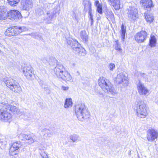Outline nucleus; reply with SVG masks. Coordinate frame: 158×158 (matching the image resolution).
Wrapping results in <instances>:
<instances>
[{"instance_id":"f257e3e1","label":"nucleus","mask_w":158,"mask_h":158,"mask_svg":"<svg viewBox=\"0 0 158 158\" xmlns=\"http://www.w3.org/2000/svg\"><path fill=\"white\" fill-rule=\"evenodd\" d=\"M54 73L57 77L66 81L72 82V77L70 74L65 71V68L62 64H57L54 70Z\"/></svg>"},{"instance_id":"f03ea898","label":"nucleus","mask_w":158,"mask_h":158,"mask_svg":"<svg viewBox=\"0 0 158 158\" xmlns=\"http://www.w3.org/2000/svg\"><path fill=\"white\" fill-rule=\"evenodd\" d=\"M98 84L102 90L105 92L110 93L114 95L117 94L116 91L108 80L104 77H100L98 80Z\"/></svg>"},{"instance_id":"7ed1b4c3","label":"nucleus","mask_w":158,"mask_h":158,"mask_svg":"<svg viewBox=\"0 0 158 158\" xmlns=\"http://www.w3.org/2000/svg\"><path fill=\"white\" fill-rule=\"evenodd\" d=\"M75 113L77 118L80 121H82L89 117V112L84 104L76 106H75Z\"/></svg>"},{"instance_id":"20e7f679","label":"nucleus","mask_w":158,"mask_h":158,"mask_svg":"<svg viewBox=\"0 0 158 158\" xmlns=\"http://www.w3.org/2000/svg\"><path fill=\"white\" fill-rule=\"evenodd\" d=\"M68 44L70 45L74 52L76 54L81 56H85L86 55V51L82 48L81 45L77 41L69 38L67 40Z\"/></svg>"},{"instance_id":"39448f33","label":"nucleus","mask_w":158,"mask_h":158,"mask_svg":"<svg viewBox=\"0 0 158 158\" xmlns=\"http://www.w3.org/2000/svg\"><path fill=\"white\" fill-rule=\"evenodd\" d=\"M136 112L138 116L141 118H145L148 115L147 107L143 101L139 100L137 102Z\"/></svg>"},{"instance_id":"423d86ee","label":"nucleus","mask_w":158,"mask_h":158,"mask_svg":"<svg viewBox=\"0 0 158 158\" xmlns=\"http://www.w3.org/2000/svg\"><path fill=\"white\" fill-rule=\"evenodd\" d=\"M115 82L118 85H122L123 87H126L128 85V81L126 74L123 73L118 74L114 78Z\"/></svg>"},{"instance_id":"0eeeda50","label":"nucleus","mask_w":158,"mask_h":158,"mask_svg":"<svg viewBox=\"0 0 158 158\" xmlns=\"http://www.w3.org/2000/svg\"><path fill=\"white\" fill-rule=\"evenodd\" d=\"M5 82L6 86L13 92L19 93L21 90V88L19 84L15 82V81L11 78L6 80Z\"/></svg>"},{"instance_id":"6e6552de","label":"nucleus","mask_w":158,"mask_h":158,"mask_svg":"<svg viewBox=\"0 0 158 158\" xmlns=\"http://www.w3.org/2000/svg\"><path fill=\"white\" fill-rule=\"evenodd\" d=\"M126 13L129 19L131 21H134L138 18L137 9L134 6H129L126 10Z\"/></svg>"},{"instance_id":"1a4fd4ad","label":"nucleus","mask_w":158,"mask_h":158,"mask_svg":"<svg viewBox=\"0 0 158 158\" xmlns=\"http://www.w3.org/2000/svg\"><path fill=\"white\" fill-rule=\"evenodd\" d=\"M2 107L0 110V119L5 122H10L12 118L11 114Z\"/></svg>"},{"instance_id":"9d476101","label":"nucleus","mask_w":158,"mask_h":158,"mask_svg":"<svg viewBox=\"0 0 158 158\" xmlns=\"http://www.w3.org/2000/svg\"><path fill=\"white\" fill-rule=\"evenodd\" d=\"M0 106L3 109L11 111L14 114H18L19 112V110L15 106L9 105L8 103L2 102L0 103Z\"/></svg>"},{"instance_id":"9b49d317","label":"nucleus","mask_w":158,"mask_h":158,"mask_svg":"<svg viewBox=\"0 0 158 158\" xmlns=\"http://www.w3.org/2000/svg\"><path fill=\"white\" fill-rule=\"evenodd\" d=\"M158 137V132L157 130L151 128L147 131V139L148 141L152 142Z\"/></svg>"},{"instance_id":"f8f14e48","label":"nucleus","mask_w":158,"mask_h":158,"mask_svg":"<svg viewBox=\"0 0 158 158\" xmlns=\"http://www.w3.org/2000/svg\"><path fill=\"white\" fill-rule=\"evenodd\" d=\"M22 146V144L20 141H17L14 142L11 145L10 149V154L14 156L17 154V151Z\"/></svg>"},{"instance_id":"ddd939ff","label":"nucleus","mask_w":158,"mask_h":158,"mask_svg":"<svg viewBox=\"0 0 158 158\" xmlns=\"http://www.w3.org/2000/svg\"><path fill=\"white\" fill-rule=\"evenodd\" d=\"M22 70L24 76L27 79H31L34 76L33 69L30 65H28L22 68Z\"/></svg>"},{"instance_id":"4468645a","label":"nucleus","mask_w":158,"mask_h":158,"mask_svg":"<svg viewBox=\"0 0 158 158\" xmlns=\"http://www.w3.org/2000/svg\"><path fill=\"white\" fill-rule=\"evenodd\" d=\"M147 36V33L145 31H142L137 33L135 35V40L138 43L143 42Z\"/></svg>"},{"instance_id":"2eb2a0df","label":"nucleus","mask_w":158,"mask_h":158,"mask_svg":"<svg viewBox=\"0 0 158 158\" xmlns=\"http://www.w3.org/2000/svg\"><path fill=\"white\" fill-rule=\"evenodd\" d=\"M137 89L139 94L141 95H145L149 92L147 87L140 81L137 85Z\"/></svg>"},{"instance_id":"dca6fc26","label":"nucleus","mask_w":158,"mask_h":158,"mask_svg":"<svg viewBox=\"0 0 158 158\" xmlns=\"http://www.w3.org/2000/svg\"><path fill=\"white\" fill-rule=\"evenodd\" d=\"M21 15L20 13L17 10H11L8 13V18L14 20L21 18Z\"/></svg>"},{"instance_id":"f3484780","label":"nucleus","mask_w":158,"mask_h":158,"mask_svg":"<svg viewBox=\"0 0 158 158\" xmlns=\"http://www.w3.org/2000/svg\"><path fill=\"white\" fill-rule=\"evenodd\" d=\"M32 0H23L21 5L23 9L26 10H28L32 7Z\"/></svg>"},{"instance_id":"a211bd4d","label":"nucleus","mask_w":158,"mask_h":158,"mask_svg":"<svg viewBox=\"0 0 158 158\" xmlns=\"http://www.w3.org/2000/svg\"><path fill=\"white\" fill-rule=\"evenodd\" d=\"M142 6L145 9L150 10L151 8L153 6L152 0H141Z\"/></svg>"},{"instance_id":"6ab92c4d","label":"nucleus","mask_w":158,"mask_h":158,"mask_svg":"<svg viewBox=\"0 0 158 158\" xmlns=\"http://www.w3.org/2000/svg\"><path fill=\"white\" fill-rule=\"evenodd\" d=\"M13 31L15 33V35H17L19 34L23 31H25L27 30V29L24 26L19 27L15 26L12 27Z\"/></svg>"},{"instance_id":"aec40b11","label":"nucleus","mask_w":158,"mask_h":158,"mask_svg":"<svg viewBox=\"0 0 158 158\" xmlns=\"http://www.w3.org/2000/svg\"><path fill=\"white\" fill-rule=\"evenodd\" d=\"M8 13L6 8L4 6L0 7V20H4L8 18Z\"/></svg>"},{"instance_id":"412c9836","label":"nucleus","mask_w":158,"mask_h":158,"mask_svg":"<svg viewBox=\"0 0 158 158\" xmlns=\"http://www.w3.org/2000/svg\"><path fill=\"white\" fill-rule=\"evenodd\" d=\"M20 138L23 140H27L29 144H30L34 142V141L33 139L31 137L30 135H27L25 134H21L20 135Z\"/></svg>"},{"instance_id":"4be33fe9","label":"nucleus","mask_w":158,"mask_h":158,"mask_svg":"<svg viewBox=\"0 0 158 158\" xmlns=\"http://www.w3.org/2000/svg\"><path fill=\"white\" fill-rule=\"evenodd\" d=\"M116 10H118L120 8V2L119 0H107Z\"/></svg>"},{"instance_id":"5701e85b","label":"nucleus","mask_w":158,"mask_h":158,"mask_svg":"<svg viewBox=\"0 0 158 158\" xmlns=\"http://www.w3.org/2000/svg\"><path fill=\"white\" fill-rule=\"evenodd\" d=\"M144 16L146 21L149 23L152 22L154 20V17L152 14L145 12Z\"/></svg>"},{"instance_id":"b1692460","label":"nucleus","mask_w":158,"mask_h":158,"mask_svg":"<svg viewBox=\"0 0 158 158\" xmlns=\"http://www.w3.org/2000/svg\"><path fill=\"white\" fill-rule=\"evenodd\" d=\"M56 13V11L55 9H54L52 11H48L47 13V19L48 20L51 21L55 17Z\"/></svg>"},{"instance_id":"393cba45","label":"nucleus","mask_w":158,"mask_h":158,"mask_svg":"<svg viewBox=\"0 0 158 158\" xmlns=\"http://www.w3.org/2000/svg\"><path fill=\"white\" fill-rule=\"evenodd\" d=\"M80 35L81 38L83 41L86 42L88 41V35L85 31L84 30L81 31L80 33Z\"/></svg>"},{"instance_id":"a878e982","label":"nucleus","mask_w":158,"mask_h":158,"mask_svg":"<svg viewBox=\"0 0 158 158\" xmlns=\"http://www.w3.org/2000/svg\"><path fill=\"white\" fill-rule=\"evenodd\" d=\"M121 32L122 40L123 41H124L125 34L126 33V26H124L123 24L121 25Z\"/></svg>"},{"instance_id":"bb28decb","label":"nucleus","mask_w":158,"mask_h":158,"mask_svg":"<svg viewBox=\"0 0 158 158\" xmlns=\"http://www.w3.org/2000/svg\"><path fill=\"white\" fill-rule=\"evenodd\" d=\"M94 5L97 8V10L98 12L100 14L102 13V5L98 1H95Z\"/></svg>"},{"instance_id":"cd10ccee","label":"nucleus","mask_w":158,"mask_h":158,"mask_svg":"<svg viewBox=\"0 0 158 158\" xmlns=\"http://www.w3.org/2000/svg\"><path fill=\"white\" fill-rule=\"evenodd\" d=\"M73 102L71 98H66L65 100L64 107L66 108H69L72 106Z\"/></svg>"},{"instance_id":"c85d7f7f","label":"nucleus","mask_w":158,"mask_h":158,"mask_svg":"<svg viewBox=\"0 0 158 158\" xmlns=\"http://www.w3.org/2000/svg\"><path fill=\"white\" fill-rule=\"evenodd\" d=\"M156 42V39L155 36H151L149 40V45L151 47H155Z\"/></svg>"},{"instance_id":"c756f323","label":"nucleus","mask_w":158,"mask_h":158,"mask_svg":"<svg viewBox=\"0 0 158 158\" xmlns=\"http://www.w3.org/2000/svg\"><path fill=\"white\" fill-rule=\"evenodd\" d=\"M69 138L73 142L80 141L79 135L77 134H74L70 135Z\"/></svg>"},{"instance_id":"7c9ffc66","label":"nucleus","mask_w":158,"mask_h":158,"mask_svg":"<svg viewBox=\"0 0 158 158\" xmlns=\"http://www.w3.org/2000/svg\"><path fill=\"white\" fill-rule=\"evenodd\" d=\"M13 29L12 28V27L8 28L5 32V35L6 36H11L15 35V33H14Z\"/></svg>"},{"instance_id":"2f4dec72","label":"nucleus","mask_w":158,"mask_h":158,"mask_svg":"<svg viewBox=\"0 0 158 158\" xmlns=\"http://www.w3.org/2000/svg\"><path fill=\"white\" fill-rule=\"evenodd\" d=\"M42 131L44 134V137L46 138L50 137L51 135H52V133L48 129H44L42 130Z\"/></svg>"},{"instance_id":"473e14b6","label":"nucleus","mask_w":158,"mask_h":158,"mask_svg":"<svg viewBox=\"0 0 158 158\" xmlns=\"http://www.w3.org/2000/svg\"><path fill=\"white\" fill-rule=\"evenodd\" d=\"M83 4L85 6V9L87 10L91 9V3L89 1L84 0L83 1Z\"/></svg>"},{"instance_id":"72a5a7b5","label":"nucleus","mask_w":158,"mask_h":158,"mask_svg":"<svg viewBox=\"0 0 158 158\" xmlns=\"http://www.w3.org/2000/svg\"><path fill=\"white\" fill-rule=\"evenodd\" d=\"M115 42V43L114 45L115 49L120 52L121 51L122 49L120 47V44H119L118 40H116Z\"/></svg>"},{"instance_id":"f704fd0d","label":"nucleus","mask_w":158,"mask_h":158,"mask_svg":"<svg viewBox=\"0 0 158 158\" xmlns=\"http://www.w3.org/2000/svg\"><path fill=\"white\" fill-rule=\"evenodd\" d=\"M20 0H7L8 3L11 6H15Z\"/></svg>"},{"instance_id":"c9c22d12","label":"nucleus","mask_w":158,"mask_h":158,"mask_svg":"<svg viewBox=\"0 0 158 158\" xmlns=\"http://www.w3.org/2000/svg\"><path fill=\"white\" fill-rule=\"evenodd\" d=\"M107 18L109 21L114 20V15L112 12H110L109 13H107Z\"/></svg>"},{"instance_id":"e433bc0d","label":"nucleus","mask_w":158,"mask_h":158,"mask_svg":"<svg viewBox=\"0 0 158 158\" xmlns=\"http://www.w3.org/2000/svg\"><path fill=\"white\" fill-rule=\"evenodd\" d=\"M115 65L113 63L110 64L108 65V68L109 70L111 71H113L114 69H115Z\"/></svg>"},{"instance_id":"4c0bfd02","label":"nucleus","mask_w":158,"mask_h":158,"mask_svg":"<svg viewBox=\"0 0 158 158\" xmlns=\"http://www.w3.org/2000/svg\"><path fill=\"white\" fill-rule=\"evenodd\" d=\"M40 155L43 158H48L47 154L45 152H41Z\"/></svg>"},{"instance_id":"58836bf2","label":"nucleus","mask_w":158,"mask_h":158,"mask_svg":"<svg viewBox=\"0 0 158 158\" xmlns=\"http://www.w3.org/2000/svg\"><path fill=\"white\" fill-rule=\"evenodd\" d=\"M72 17L73 19H75L77 21H78L79 18L77 15L74 12L72 15Z\"/></svg>"},{"instance_id":"ea45409f","label":"nucleus","mask_w":158,"mask_h":158,"mask_svg":"<svg viewBox=\"0 0 158 158\" xmlns=\"http://www.w3.org/2000/svg\"><path fill=\"white\" fill-rule=\"evenodd\" d=\"M69 89V87L68 86H62L61 87V89L63 90L66 91L68 90Z\"/></svg>"},{"instance_id":"a19ab883","label":"nucleus","mask_w":158,"mask_h":158,"mask_svg":"<svg viewBox=\"0 0 158 158\" xmlns=\"http://www.w3.org/2000/svg\"><path fill=\"white\" fill-rule=\"evenodd\" d=\"M37 13V14L39 15H40L43 13V11L42 10H41L40 9H39L38 10Z\"/></svg>"},{"instance_id":"79ce46f5","label":"nucleus","mask_w":158,"mask_h":158,"mask_svg":"<svg viewBox=\"0 0 158 158\" xmlns=\"http://www.w3.org/2000/svg\"><path fill=\"white\" fill-rule=\"evenodd\" d=\"M90 19L91 20V25H92L93 21V15H91V16H90Z\"/></svg>"},{"instance_id":"37998d69","label":"nucleus","mask_w":158,"mask_h":158,"mask_svg":"<svg viewBox=\"0 0 158 158\" xmlns=\"http://www.w3.org/2000/svg\"><path fill=\"white\" fill-rule=\"evenodd\" d=\"M89 16H91V15H92V10H91V9H89Z\"/></svg>"},{"instance_id":"c03bdc74","label":"nucleus","mask_w":158,"mask_h":158,"mask_svg":"<svg viewBox=\"0 0 158 158\" xmlns=\"http://www.w3.org/2000/svg\"><path fill=\"white\" fill-rule=\"evenodd\" d=\"M76 63H73L72 64V66L73 67H74L76 66Z\"/></svg>"},{"instance_id":"a18cd8bd","label":"nucleus","mask_w":158,"mask_h":158,"mask_svg":"<svg viewBox=\"0 0 158 158\" xmlns=\"http://www.w3.org/2000/svg\"><path fill=\"white\" fill-rule=\"evenodd\" d=\"M2 143H3L2 141L0 139V147H1L2 145Z\"/></svg>"},{"instance_id":"49530a36","label":"nucleus","mask_w":158,"mask_h":158,"mask_svg":"<svg viewBox=\"0 0 158 158\" xmlns=\"http://www.w3.org/2000/svg\"><path fill=\"white\" fill-rule=\"evenodd\" d=\"M131 150H130L129 152H128V155L130 157L131 156Z\"/></svg>"},{"instance_id":"de8ad7c7","label":"nucleus","mask_w":158,"mask_h":158,"mask_svg":"<svg viewBox=\"0 0 158 158\" xmlns=\"http://www.w3.org/2000/svg\"><path fill=\"white\" fill-rule=\"evenodd\" d=\"M1 50H0V53H1Z\"/></svg>"},{"instance_id":"09e8293b","label":"nucleus","mask_w":158,"mask_h":158,"mask_svg":"<svg viewBox=\"0 0 158 158\" xmlns=\"http://www.w3.org/2000/svg\"><path fill=\"white\" fill-rule=\"evenodd\" d=\"M0 79H1V77H0Z\"/></svg>"}]
</instances>
